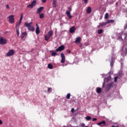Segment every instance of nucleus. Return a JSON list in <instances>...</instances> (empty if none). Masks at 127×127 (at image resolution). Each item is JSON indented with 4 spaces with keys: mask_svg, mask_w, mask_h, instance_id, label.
<instances>
[{
    "mask_svg": "<svg viewBox=\"0 0 127 127\" xmlns=\"http://www.w3.org/2000/svg\"><path fill=\"white\" fill-rule=\"evenodd\" d=\"M32 24V22H30L29 23L27 22H25V26H26V27H27L28 30H29L30 31H34V30H35V28L32 26V25H31Z\"/></svg>",
    "mask_w": 127,
    "mask_h": 127,
    "instance_id": "f257e3e1",
    "label": "nucleus"
},
{
    "mask_svg": "<svg viewBox=\"0 0 127 127\" xmlns=\"http://www.w3.org/2000/svg\"><path fill=\"white\" fill-rule=\"evenodd\" d=\"M68 9L69 11L66 10L65 13L67 15V16H68V18H69V19H71V18L73 17V16L71 15V13L70 12V11H72V7L69 6L68 7Z\"/></svg>",
    "mask_w": 127,
    "mask_h": 127,
    "instance_id": "f03ea898",
    "label": "nucleus"
},
{
    "mask_svg": "<svg viewBox=\"0 0 127 127\" xmlns=\"http://www.w3.org/2000/svg\"><path fill=\"white\" fill-rule=\"evenodd\" d=\"M114 87V83H108L106 88L105 90L107 91V92H109V90H111V88H113Z\"/></svg>",
    "mask_w": 127,
    "mask_h": 127,
    "instance_id": "7ed1b4c3",
    "label": "nucleus"
},
{
    "mask_svg": "<svg viewBox=\"0 0 127 127\" xmlns=\"http://www.w3.org/2000/svg\"><path fill=\"white\" fill-rule=\"evenodd\" d=\"M8 18L9 19V22L10 23V24H13V23H14V15H10L8 17Z\"/></svg>",
    "mask_w": 127,
    "mask_h": 127,
    "instance_id": "20e7f679",
    "label": "nucleus"
},
{
    "mask_svg": "<svg viewBox=\"0 0 127 127\" xmlns=\"http://www.w3.org/2000/svg\"><path fill=\"white\" fill-rule=\"evenodd\" d=\"M7 43V41L6 39L1 37L0 38V45H4V44H6Z\"/></svg>",
    "mask_w": 127,
    "mask_h": 127,
    "instance_id": "39448f33",
    "label": "nucleus"
},
{
    "mask_svg": "<svg viewBox=\"0 0 127 127\" xmlns=\"http://www.w3.org/2000/svg\"><path fill=\"white\" fill-rule=\"evenodd\" d=\"M36 5V0H34L30 4L27 5V7L29 8H33V6Z\"/></svg>",
    "mask_w": 127,
    "mask_h": 127,
    "instance_id": "423d86ee",
    "label": "nucleus"
},
{
    "mask_svg": "<svg viewBox=\"0 0 127 127\" xmlns=\"http://www.w3.org/2000/svg\"><path fill=\"white\" fill-rule=\"evenodd\" d=\"M15 53V52L13 50H10L6 54V56L7 57H10V56H12Z\"/></svg>",
    "mask_w": 127,
    "mask_h": 127,
    "instance_id": "0eeeda50",
    "label": "nucleus"
},
{
    "mask_svg": "<svg viewBox=\"0 0 127 127\" xmlns=\"http://www.w3.org/2000/svg\"><path fill=\"white\" fill-rule=\"evenodd\" d=\"M65 49V47L63 45H61L58 49H56V52H58L59 51H63Z\"/></svg>",
    "mask_w": 127,
    "mask_h": 127,
    "instance_id": "6e6552de",
    "label": "nucleus"
},
{
    "mask_svg": "<svg viewBox=\"0 0 127 127\" xmlns=\"http://www.w3.org/2000/svg\"><path fill=\"white\" fill-rule=\"evenodd\" d=\"M97 126H99V127H104V126H106V121H102V122L97 123Z\"/></svg>",
    "mask_w": 127,
    "mask_h": 127,
    "instance_id": "1a4fd4ad",
    "label": "nucleus"
},
{
    "mask_svg": "<svg viewBox=\"0 0 127 127\" xmlns=\"http://www.w3.org/2000/svg\"><path fill=\"white\" fill-rule=\"evenodd\" d=\"M61 57L62 58L61 63H65V55L64 53H61Z\"/></svg>",
    "mask_w": 127,
    "mask_h": 127,
    "instance_id": "9d476101",
    "label": "nucleus"
},
{
    "mask_svg": "<svg viewBox=\"0 0 127 127\" xmlns=\"http://www.w3.org/2000/svg\"><path fill=\"white\" fill-rule=\"evenodd\" d=\"M75 43L78 44V43H81V37H78L75 40Z\"/></svg>",
    "mask_w": 127,
    "mask_h": 127,
    "instance_id": "9b49d317",
    "label": "nucleus"
},
{
    "mask_svg": "<svg viewBox=\"0 0 127 127\" xmlns=\"http://www.w3.org/2000/svg\"><path fill=\"white\" fill-rule=\"evenodd\" d=\"M36 34H39L40 33V30L39 29V27L38 26V25L36 24Z\"/></svg>",
    "mask_w": 127,
    "mask_h": 127,
    "instance_id": "f8f14e48",
    "label": "nucleus"
},
{
    "mask_svg": "<svg viewBox=\"0 0 127 127\" xmlns=\"http://www.w3.org/2000/svg\"><path fill=\"white\" fill-rule=\"evenodd\" d=\"M107 24V22H103L102 23H100L99 25L98 26V28H100V27H104V26H106Z\"/></svg>",
    "mask_w": 127,
    "mask_h": 127,
    "instance_id": "ddd939ff",
    "label": "nucleus"
},
{
    "mask_svg": "<svg viewBox=\"0 0 127 127\" xmlns=\"http://www.w3.org/2000/svg\"><path fill=\"white\" fill-rule=\"evenodd\" d=\"M43 9H44V7H40L38 9L37 13H41V12L43 11Z\"/></svg>",
    "mask_w": 127,
    "mask_h": 127,
    "instance_id": "4468645a",
    "label": "nucleus"
},
{
    "mask_svg": "<svg viewBox=\"0 0 127 127\" xmlns=\"http://www.w3.org/2000/svg\"><path fill=\"white\" fill-rule=\"evenodd\" d=\"M75 30H76V27H75V26H72L71 28H70L69 32L70 33H73V32H75Z\"/></svg>",
    "mask_w": 127,
    "mask_h": 127,
    "instance_id": "2eb2a0df",
    "label": "nucleus"
},
{
    "mask_svg": "<svg viewBox=\"0 0 127 127\" xmlns=\"http://www.w3.org/2000/svg\"><path fill=\"white\" fill-rule=\"evenodd\" d=\"M27 36V33L26 32L22 33L21 38V39H23L25 36Z\"/></svg>",
    "mask_w": 127,
    "mask_h": 127,
    "instance_id": "dca6fc26",
    "label": "nucleus"
},
{
    "mask_svg": "<svg viewBox=\"0 0 127 127\" xmlns=\"http://www.w3.org/2000/svg\"><path fill=\"white\" fill-rule=\"evenodd\" d=\"M102 92V88L101 87H97L96 88V93L97 94H100Z\"/></svg>",
    "mask_w": 127,
    "mask_h": 127,
    "instance_id": "f3484780",
    "label": "nucleus"
},
{
    "mask_svg": "<svg viewBox=\"0 0 127 127\" xmlns=\"http://www.w3.org/2000/svg\"><path fill=\"white\" fill-rule=\"evenodd\" d=\"M50 52H51V55L52 56H58V54L56 53V52H54L53 51H51Z\"/></svg>",
    "mask_w": 127,
    "mask_h": 127,
    "instance_id": "a211bd4d",
    "label": "nucleus"
},
{
    "mask_svg": "<svg viewBox=\"0 0 127 127\" xmlns=\"http://www.w3.org/2000/svg\"><path fill=\"white\" fill-rule=\"evenodd\" d=\"M91 11H92V8L90 6L88 7L86 9V12L87 13H91Z\"/></svg>",
    "mask_w": 127,
    "mask_h": 127,
    "instance_id": "6ab92c4d",
    "label": "nucleus"
},
{
    "mask_svg": "<svg viewBox=\"0 0 127 127\" xmlns=\"http://www.w3.org/2000/svg\"><path fill=\"white\" fill-rule=\"evenodd\" d=\"M114 22H115V20H107L106 23L109 24V23H114Z\"/></svg>",
    "mask_w": 127,
    "mask_h": 127,
    "instance_id": "aec40b11",
    "label": "nucleus"
},
{
    "mask_svg": "<svg viewBox=\"0 0 127 127\" xmlns=\"http://www.w3.org/2000/svg\"><path fill=\"white\" fill-rule=\"evenodd\" d=\"M52 4L53 7H56V6H57V4H56V0H53Z\"/></svg>",
    "mask_w": 127,
    "mask_h": 127,
    "instance_id": "412c9836",
    "label": "nucleus"
},
{
    "mask_svg": "<svg viewBox=\"0 0 127 127\" xmlns=\"http://www.w3.org/2000/svg\"><path fill=\"white\" fill-rule=\"evenodd\" d=\"M50 36L47 34V35H46L45 36V39L46 41H48V40H49V39L50 38Z\"/></svg>",
    "mask_w": 127,
    "mask_h": 127,
    "instance_id": "4be33fe9",
    "label": "nucleus"
},
{
    "mask_svg": "<svg viewBox=\"0 0 127 127\" xmlns=\"http://www.w3.org/2000/svg\"><path fill=\"white\" fill-rule=\"evenodd\" d=\"M15 28H16V32L17 33V36H19V29L17 27H15Z\"/></svg>",
    "mask_w": 127,
    "mask_h": 127,
    "instance_id": "5701e85b",
    "label": "nucleus"
},
{
    "mask_svg": "<svg viewBox=\"0 0 127 127\" xmlns=\"http://www.w3.org/2000/svg\"><path fill=\"white\" fill-rule=\"evenodd\" d=\"M121 36L123 37V40L126 39L127 38V35L125 33H123L121 35Z\"/></svg>",
    "mask_w": 127,
    "mask_h": 127,
    "instance_id": "b1692460",
    "label": "nucleus"
},
{
    "mask_svg": "<svg viewBox=\"0 0 127 127\" xmlns=\"http://www.w3.org/2000/svg\"><path fill=\"white\" fill-rule=\"evenodd\" d=\"M85 119H86V121H91V120H92V117L88 116L85 117Z\"/></svg>",
    "mask_w": 127,
    "mask_h": 127,
    "instance_id": "393cba45",
    "label": "nucleus"
},
{
    "mask_svg": "<svg viewBox=\"0 0 127 127\" xmlns=\"http://www.w3.org/2000/svg\"><path fill=\"white\" fill-rule=\"evenodd\" d=\"M48 67L49 69H53V65H52L51 64H48Z\"/></svg>",
    "mask_w": 127,
    "mask_h": 127,
    "instance_id": "a878e982",
    "label": "nucleus"
},
{
    "mask_svg": "<svg viewBox=\"0 0 127 127\" xmlns=\"http://www.w3.org/2000/svg\"><path fill=\"white\" fill-rule=\"evenodd\" d=\"M23 19V13H21L20 14V19L19 20L20 21H22V19Z\"/></svg>",
    "mask_w": 127,
    "mask_h": 127,
    "instance_id": "bb28decb",
    "label": "nucleus"
},
{
    "mask_svg": "<svg viewBox=\"0 0 127 127\" xmlns=\"http://www.w3.org/2000/svg\"><path fill=\"white\" fill-rule=\"evenodd\" d=\"M70 97H71V94L70 93H68L67 95H66V98L67 100H69V99H70Z\"/></svg>",
    "mask_w": 127,
    "mask_h": 127,
    "instance_id": "cd10ccee",
    "label": "nucleus"
},
{
    "mask_svg": "<svg viewBox=\"0 0 127 127\" xmlns=\"http://www.w3.org/2000/svg\"><path fill=\"white\" fill-rule=\"evenodd\" d=\"M98 34H102V33H103V29H101L98 30Z\"/></svg>",
    "mask_w": 127,
    "mask_h": 127,
    "instance_id": "c85d7f7f",
    "label": "nucleus"
},
{
    "mask_svg": "<svg viewBox=\"0 0 127 127\" xmlns=\"http://www.w3.org/2000/svg\"><path fill=\"white\" fill-rule=\"evenodd\" d=\"M50 37H51L52 36V34H53V31H50L49 32H48V34Z\"/></svg>",
    "mask_w": 127,
    "mask_h": 127,
    "instance_id": "c756f323",
    "label": "nucleus"
},
{
    "mask_svg": "<svg viewBox=\"0 0 127 127\" xmlns=\"http://www.w3.org/2000/svg\"><path fill=\"white\" fill-rule=\"evenodd\" d=\"M108 17H109V13H106V14H105V19H108Z\"/></svg>",
    "mask_w": 127,
    "mask_h": 127,
    "instance_id": "7c9ffc66",
    "label": "nucleus"
},
{
    "mask_svg": "<svg viewBox=\"0 0 127 127\" xmlns=\"http://www.w3.org/2000/svg\"><path fill=\"white\" fill-rule=\"evenodd\" d=\"M110 65L111 67H113V66H114V60H113V59L111 60V61L110 62Z\"/></svg>",
    "mask_w": 127,
    "mask_h": 127,
    "instance_id": "2f4dec72",
    "label": "nucleus"
},
{
    "mask_svg": "<svg viewBox=\"0 0 127 127\" xmlns=\"http://www.w3.org/2000/svg\"><path fill=\"white\" fill-rule=\"evenodd\" d=\"M40 18H44V13H41L40 14Z\"/></svg>",
    "mask_w": 127,
    "mask_h": 127,
    "instance_id": "473e14b6",
    "label": "nucleus"
},
{
    "mask_svg": "<svg viewBox=\"0 0 127 127\" xmlns=\"http://www.w3.org/2000/svg\"><path fill=\"white\" fill-rule=\"evenodd\" d=\"M21 21H20L19 20V23L16 24L15 27H18L19 26V25L21 23Z\"/></svg>",
    "mask_w": 127,
    "mask_h": 127,
    "instance_id": "72a5a7b5",
    "label": "nucleus"
},
{
    "mask_svg": "<svg viewBox=\"0 0 127 127\" xmlns=\"http://www.w3.org/2000/svg\"><path fill=\"white\" fill-rule=\"evenodd\" d=\"M79 47H80L81 49H82L83 48L82 47L83 46V44L82 43H80L79 45Z\"/></svg>",
    "mask_w": 127,
    "mask_h": 127,
    "instance_id": "f704fd0d",
    "label": "nucleus"
},
{
    "mask_svg": "<svg viewBox=\"0 0 127 127\" xmlns=\"http://www.w3.org/2000/svg\"><path fill=\"white\" fill-rule=\"evenodd\" d=\"M51 91H52V88H48V92H49V93H51Z\"/></svg>",
    "mask_w": 127,
    "mask_h": 127,
    "instance_id": "c9c22d12",
    "label": "nucleus"
},
{
    "mask_svg": "<svg viewBox=\"0 0 127 127\" xmlns=\"http://www.w3.org/2000/svg\"><path fill=\"white\" fill-rule=\"evenodd\" d=\"M6 8L7 9H9L10 7H9V5H8V4H6Z\"/></svg>",
    "mask_w": 127,
    "mask_h": 127,
    "instance_id": "e433bc0d",
    "label": "nucleus"
},
{
    "mask_svg": "<svg viewBox=\"0 0 127 127\" xmlns=\"http://www.w3.org/2000/svg\"><path fill=\"white\" fill-rule=\"evenodd\" d=\"M118 81V76H116L114 79V82H117Z\"/></svg>",
    "mask_w": 127,
    "mask_h": 127,
    "instance_id": "4c0bfd02",
    "label": "nucleus"
},
{
    "mask_svg": "<svg viewBox=\"0 0 127 127\" xmlns=\"http://www.w3.org/2000/svg\"><path fill=\"white\" fill-rule=\"evenodd\" d=\"M118 39H122L123 40V37L122 36H119Z\"/></svg>",
    "mask_w": 127,
    "mask_h": 127,
    "instance_id": "58836bf2",
    "label": "nucleus"
},
{
    "mask_svg": "<svg viewBox=\"0 0 127 127\" xmlns=\"http://www.w3.org/2000/svg\"><path fill=\"white\" fill-rule=\"evenodd\" d=\"M97 118H93L92 119L93 122H95V121H97Z\"/></svg>",
    "mask_w": 127,
    "mask_h": 127,
    "instance_id": "ea45409f",
    "label": "nucleus"
},
{
    "mask_svg": "<svg viewBox=\"0 0 127 127\" xmlns=\"http://www.w3.org/2000/svg\"><path fill=\"white\" fill-rule=\"evenodd\" d=\"M81 127H85V124L82 123V124L81 125Z\"/></svg>",
    "mask_w": 127,
    "mask_h": 127,
    "instance_id": "a19ab883",
    "label": "nucleus"
},
{
    "mask_svg": "<svg viewBox=\"0 0 127 127\" xmlns=\"http://www.w3.org/2000/svg\"><path fill=\"white\" fill-rule=\"evenodd\" d=\"M66 52H67V53H71V51L67 50Z\"/></svg>",
    "mask_w": 127,
    "mask_h": 127,
    "instance_id": "79ce46f5",
    "label": "nucleus"
},
{
    "mask_svg": "<svg viewBox=\"0 0 127 127\" xmlns=\"http://www.w3.org/2000/svg\"><path fill=\"white\" fill-rule=\"evenodd\" d=\"M84 3H88V0H84Z\"/></svg>",
    "mask_w": 127,
    "mask_h": 127,
    "instance_id": "37998d69",
    "label": "nucleus"
},
{
    "mask_svg": "<svg viewBox=\"0 0 127 127\" xmlns=\"http://www.w3.org/2000/svg\"><path fill=\"white\" fill-rule=\"evenodd\" d=\"M110 79H111V77H107V81H109Z\"/></svg>",
    "mask_w": 127,
    "mask_h": 127,
    "instance_id": "c03bdc74",
    "label": "nucleus"
},
{
    "mask_svg": "<svg viewBox=\"0 0 127 127\" xmlns=\"http://www.w3.org/2000/svg\"><path fill=\"white\" fill-rule=\"evenodd\" d=\"M74 111V108H72L71 110V113H73Z\"/></svg>",
    "mask_w": 127,
    "mask_h": 127,
    "instance_id": "a18cd8bd",
    "label": "nucleus"
},
{
    "mask_svg": "<svg viewBox=\"0 0 127 127\" xmlns=\"http://www.w3.org/2000/svg\"><path fill=\"white\" fill-rule=\"evenodd\" d=\"M127 24L125 25L124 27V29H127Z\"/></svg>",
    "mask_w": 127,
    "mask_h": 127,
    "instance_id": "49530a36",
    "label": "nucleus"
},
{
    "mask_svg": "<svg viewBox=\"0 0 127 127\" xmlns=\"http://www.w3.org/2000/svg\"><path fill=\"white\" fill-rule=\"evenodd\" d=\"M0 125H2V121L0 119Z\"/></svg>",
    "mask_w": 127,
    "mask_h": 127,
    "instance_id": "de8ad7c7",
    "label": "nucleus"
},
{
    "mask_svg": "<svg viewBox=\"0 0 127 127\" xmlns=\"http://www.w3.org/2000/svg\"><path fill=\"white\" fill-rule=\"evenodd\" d=\"M112 127H119V126H116L115 125H113V126H112Z\"/></svg>",
    "mask_w": 127,
    "mask_h": 127,
    "instance_id": "09e8293b",
    "label": "nucleus"
},
{
    "mask_svg": "<svg viewBox=\"0 0 127 127\" xmlns=\"http://www.w3.org/2000/svg\"><path fill=\"white\" fill-rule=\"evenodd\" d=\"M43 2L45 3L46 2V0H42Z\"/></svg>",
    "mask_w": 127,
    "mask_h": 127,
    "instance_id": "8fccbe9b",
    "label": "nucleus"
},
{
    "mask_svg": "<svg viewBox=\"0 0 127 127\" xmlns=\"http://www.w3.org/2000/svg\"><path fill=\"white\" fill-rule=\"evenodd\" d=\"M105 87V83H103V87L104 88Z\"/></svg>",
    "mask_w": 127,
    "mask_h": 127,
    "instance_id": "3c124183",
    "label": "nucleus"
},
{
    "mask_svg": "<svg viewBox=\"0 0 127 127\" xmlns=\"http://www.w3.org/2000/svg\"><path fill=\"white\" fill-rule=\"evenodd\" d=\"M85 127H88V126H85Z\"/></svg>",
    "mask_w": 127,
    "mask_h": 127,
    "instance_id": "603ef678",
    "label": "nucleus"
}]
</instances>
